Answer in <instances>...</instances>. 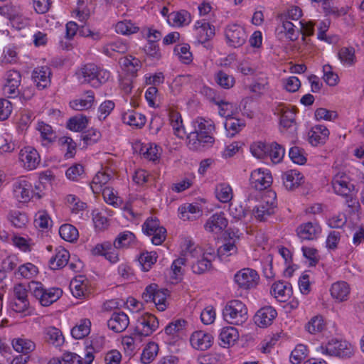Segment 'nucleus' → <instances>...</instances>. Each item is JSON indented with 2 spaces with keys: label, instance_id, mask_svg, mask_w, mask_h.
Listing matches in <instances>:
<instances>
[{
  "label": "nucleus",
  "instance_id": "nucleus-1",
  "mask_svg": "<svg viewBox=\"0 0 364 364\" xmlns=\"http://www.w3.org/2000/svg\"><path fill=\"white\" fill-rule=\"evenodd\" d=\"M193 131L187 135L186 145L192 151H201L215 141V124L211 119L197 117L192 122Z\"/></svg>",
  "mask_w": 364,
  "mask_h": 364
},
{
  "label": "nucleus",
  "instance_id": "nucleus-2",
  "mask_svg": "<svg viewBox=\"0 0 364 364\" xmlns=\"http://www.w3.org/2000/svg\"><path fill=\"white\" fill-rule=\"evenodd\" d=\"M316 351L323 355L347 359L353 356L355 348L346 340L331 339L316 348Z\"/></svg>",
  "mask_w": 364,
  "mask_h": 364
},
{
  "label": "nucleus",
  "instance_id": "nucleus-3",
  "mask_svg": "<svg viewBox=\"0 0 364 364\" xmlns=\"http://www.w3.org/2000/svg\"><path fill=\"white\" fill-rule=\"evenodd\" d=\"M223 315L228 323L241 325L247 320V308L240 300L233 299L226 304Z\"/></svg>",
  "mask_w": 364,
  "mask_h": 364
},
{
  "label": "nucleus",
  "instance_id": "nucleus-4",
  "mask_svg": "<svg viewBox=\"0 0 364 364\" xmlns=\"http://www.w3.org/2000/svg\"><path fill=\"white\" fill-rule=\"evenodd\" d=\"M11 193L12 198L18 203H28L33 198V186L24 176L11 181Z\"/></svg>",
  "mask_w": 364,
  "mask_h": 364
},
{
  "label": "nucleus",
  "instance_id": "nucleus-5",
  "mask_svg": "<svg viewBox=\"0 0 364 364\" xmlns=\"http://www.w3.org/2000/svg\"><path fill=\"white\" fill-rule=\"evenodd\" d=\"M29 291L43 306H48L55 302L62 296L63 291L60 288L46 289L38 282H31L28 284Z\"/></svg>",
  "mask_w": 364,
  "mask_h": 364
},
{
  "label": "nucleus",
  "instance_id": "nucleus-6",
  "mask_svg": "<svg viewBox=\"0 0 364 364\" xmlns=\"http://www.w3.org/2000/svg\"><path fill=\"white\" fill-rule=\"evenodd\" d=\"M332 187L336 194L347 198L348 206L353 207L356 202L350 194L354 188V186L350 183L349 176L343 173L338 172L332 179Z\"/></svg>",
  "mask_w": 364,
  "mask_h": 364
},
{
  "label": "nucleus",
  "instance_id": "nucleus-7",
  "mask_svg": "<svg viewBox=\"0 0 364 364\" xmlns=\"http://www.w3.org/2000/svg\"><path fill=\"white\" fill-rule=\"evenodd\" d=\"M193 249L199 250L200 253H193L195 255L194 257H191L189 255V261L191 263V269L193 273L200 274L211 267V262L215 257L216 255L213 250V252H205L201 254V250L200 248L196 247L193 245H190L187 249L186 252H189Z\"/></svg>",
  "mask_w": 364,
  "mask_h": 364
},
{
  "label": "nucleus",
  "instance_id": "nucleus-8",
  "mask_svg": "<svg viewBox=\"0 0 364 364\" xmlns=\"http://www.w3.org/2000/svg\"><path fill=\"white\" fill-rule=\"evenodd\" d=\"M240 234L238 230L229 229L226 232L223 244L217 250V256L220 260L237 254Z\"/></svg>",
  "mask_w": 364,
  "mask_h": 364
},
{
  "label": "nucleus",
  "instance_id": "nucleus-9",
  "mask_svg": "<svg viewBox=\"0 0 364 364\" xmlns=\"http://www.w3.org/2000/svg\"><path fill=\"white\" fill-rule=\"evenodd\" d=\"M168 290L159 289L156 284L147 286L142 294V298L146 303L152 302L156 309L164 311L167 308L166 298Z\"/></svg>",
  "mask_w": 364,
  "mask_h": 364
},
{
  "label": "nucleus",
  "instance_id": "nucleus-10",
  "mask_svg": "<svg viewBox=\"0 0 364 364\" xmlns=\"http://www.w3.org/2000/svg\"><path fill=\"white\" fill-rule=\"evenodd\" d=\"M234 282L239 289L250 290L257 287L259 282V275L252 268H242L235 274Z\"/></svg>",
  "mask_w": 364,
  "mask_h": 364
},
{
  "label": "nucleus",
  "instance_id": "nucleus-11",
  "mask_svg": "<svg viewBox=\"0 0 364 364\" xmlns=\"http://www.w3.org/2000/svg\"><path fill=\"white\" fill-rule=\"evenodd\" d=\"M144 234L151 236V242L155 245H161L166 237V230L160 225L156 217H149L142 225Z\"/></svg>",
  "mask_w": 364,
  "mask_h": 364
},
{
  "label": "nucleus",
  "instance_id": "nucleus-12",
  "mask_svg": "<svg viewBox=\"0 0 364 364\" xmlns=\"http://www.w3.org/2000/svg\"><path fill=\"white\" fill-rule=\"evenodd\" d=\"M159 328L157 318L150 314H144L137 318L134 334L139 336H149Z\"/></svg>",
  "mask_w": 364,
  "mask_h": 364
},
{
  "label": "nucleus",
  "instance_id": "nucleus-13",
  "mask_svg": "<svg viewBox=\"0 0 364 364\" xmlns=\"http://www.w3.org/2000/svg\"><path fill=\"white\" fill-rule=\"evenodd\" d=\"M18 159L22 167L28 171L36 169L41 162L38 152L32 146L21 149L18 154Z\"/></svg>",
  "mask_w": 364,
  "mask_h": 364
},
{
  "label": "nucleus",
  "instance_id": "nucleus-14",
  "mask_svg": "<svg viewBox=\"0 0 364 364\" xmlns=\"http://www.w3.org/2000/svg\"><path fill=\"white\" fill-rule=\"evenodd\" d=\"M250 181L252 188L262 191L271 186L272 176L268 169L259 168L251 173Z\"/></svg>",
  "mask_w": 364,
  "mask_h": 364
},
{
  "label": "nucleus",
  "instance_id": "nucleus-15",
  "mask_svg": "<svg viewBox=\"0 0 364 364\" xmlns=\"http://www.w3.org/2000/svg\"><path fill=\"white\" fill-rule=\"evenodd\" d=\"M225 36L229 45L234 48L242 46L247 38L245 29L237 24H230L227 26Z\"/></svg>",
  "mask_w": 364,
  "mask_h": 364
},
{
  "label": "nucleus",
  "instance_id": "nucleus-16",
  "mask_svg": "<svg viewBox=\"0 0 364 364\" xmlns=\"http://www.w3.org/2000/svg\"><path fill=\"white\" fill-rule=\"evenodd\" d=\"M70 289L72 294L77 299H85L91 294L90 282L83 275L77 276L72 279Z\"/></svg>",
  "mask_w": 364,
  "mask_h": 364
},
{
  "label": "nucleus",
  "instance_id": "nucleus-17",
  "mask_svg": "<svg viewBox=\"0 0 364 364\" xmlns=\"http://www.w3.org/2000/svg\"><path fill=\"white\" fill-rule=\"evenodd\" d=\"M321 227L317 222H307L301 224L296 229L298 237L301 240H314L321 234Z\"/></svg>",
  "mask_w": 364,
  "mask_h": 364
},
{
  "label": "nucleus",
  "instance_id": "nucleus-18",
  "mask_svg": "<svg viewBox=\"0 0 364 364\" xmlns=\"http://www.w3.org/2000/svg\"><path fill=\"white\" fill-rule=\"evenodd\" d=\"M193 28L196 38L200 43H206L215 36V26L205 19L197 21Z\"/></svg>",
  "mask_w": 364,
  "mask_h": 364
},
{
  "label": "nucleus",
  "instance_id": "nucleus-19",
  "mask_svg": "<svg viewBox=\"0 0 364 364\" xmlns=\"http://www.w3.org/2000/svg\"><path fill=\"white\" fill-rule=\"evenodd\" d=\"M21 83L19 72L11 70L6 73V82L3 86V92L9 97H13L18 94V87Z\"/></svg>",
  "mask_w": 364,
  "mask_h": 364
},
{
  "label": "nucleus",
  "instance_id": "nucleus-20",
  "mask_svg": "<svg viewBox=\"0 0 364 364\" xmlns=\"http://www.w3.org/2000/svg\"><path fill=\"white\" fill-rule=\"evenodd\" d=\"M228 221L222 212L212 215L204 225L205 230L211 233L220 234L228 226Z\"/></svg>",
  "mask_w": 364,
  "mask_h": 364
},
{
  "label": "nucleus",
  "instance_id": "nucleus-21",
  "mask_svg": "<svg viewBox=\"0 0 364 364\" xmlns=\"http://www.w3.org/2000/svg\"><path fill=\"white\" fill-rule=\"evenodd\" d=\"M277 312L274 308L266 306L259 309L254 316V321L260 328H267L272 324L276 318Z\"/></svg>",
  "mask_w": 364,
  "mask_h": 364
},
{
  "label": "nucleus",
  "instance_id": "nucleus-22",
  "mask_svg": "<svg viewBox=\"0 0 364 364\" xmlns=\"http://www.w3.org/2000/svg\"><path fill=\"white\" fill-rule=\"evenodd\" d=\"M213 336L203 331H197L193 332L190 338L191 346L200 350L208 349L213 344Z\"/></svg>",
  "mask_w": 364,
  "mask_h": 364
},
{
  "label": "nucleus",
  "instance_id": "nucleus-23",
  "mask_svg": "<svg viewBox=\"0 0 364 364\" xmlns=\"http://www.w3.org/2000/svg\"><path fill=\"white\" fill-rule=\"evenodd\" d=\"M129 324V316L123 311L113 312L107 321L109 329L115 333L123 332L127 328Z\"/></svg>",
  "mask_w": 364,
  "mask_h": 364
},
{
  "label": "nucleus",
  "instance_id": "nucleus-24",
  "mask_svg": "<svg viewBox=\"0 0 364 364\" xmlns=\"http://www.w3.org/2000/svg\"><path fill=\"white\" fill-rule=\"evenodd\" d=\"M186 323L184 320L178 319L167 325L164 329L166 341L168 343H174L181 338Z\"/></svg>",
  "mask_w": 364,
  "mask_h": 364
},
{
  "label": "nucleus",
  "instance_id": "nucleus-25",
  "mask_svg": "<svg viewBox=\"0 0 364 364\" xmlns=\"http://www.w3.org/2000/svg\"><path fill=\"white\" fill-rule=\"evenodd\" d=\"M51 70L48 66H39L36 68L32 73V79L40 89L47 87L50 83Z\"/></svg>",
  "mask_w": 364,
  "mask_h": 364
},
{
  "label": "nucleus",
  "instance_id": "nucleus-26",
  "mask_svg": "<svg viewBox=\"0 0 364 364\" xmlns=\"http://www.w3.org/2000/svg\"><path fill=\"white\" fill-rule=\"evenodd\" d=\"M69 252L61 246L55 249L54 255L49 260V267L51 269L57 270L63 268L68 262Z\"/></svg>",
  "mask_w": 364,
  "mask_h": 364
},
{
  "label": "nucleus",
  "instance_id": "nucleus-27",
  "mask_svg": "<svg viewBox=\"0 0 364 364\" xmlns=\"http://www.w3.org/2000/svg\"><path fill=\"white\" fill-rule=\"evenodd\" d=\"M128 50L127 44L122 39L105 43L100 48V52L109 57H115L116 54H123Z\"/></svg>",
  "mask_w": 364,
  "mask_h": 364
},
{
  "label": "nucleus",
  "instance_id": "nucleus-28",
  "mask_svg": "<svg viewBox=\"0 0 364 364\" xmlns=\"http://www.w3.org/2000/svg\"><path fill=\"white\" fill-rule=\"evenodd\" d=\"M168 117L170 124L172 127L173 134L180 139H183L186 134L181 114L174 108L168 109Z\"/></svg>",
  "mask_w": 364,
  "mask_h": 364
},
{
  "label": "nucleus",
  "instance_id": "nucleus-29",
  "mask_svg": "<svg viewBox=\"0 0 364 364\" xmlns=\"http://www.w3.org/2000/svg\"><path fill=\"white\" fill-rule=\"evenodd\" d=\"M36 129L40 134L41 142L43 146H49L56 139V134L52 127L42 121L37 122Z\"/></svg>",
  "mask_w": 364,
  "mask_h": 364
},
{
  "label": "nucleus",
  "instance_id": "nucleus-30",
  "mask_svg": "<svg viewBox=\"0 0 364 364\" xmlns=\"http://www.w3.org/2000/svg\"><path fill=\"white\" fill-rule=\"evenodd\" d=\"M97 72V66L95 64L89 63L82 66L77 73V77L80 83H87L94 87V80H95Z\"/></svg>",
  "mask_w": 364,
  "mask_h": 364
},
{
  "label": "nucleus",
  "instance_id": "nucleus-31",
  "mask_svg": "<svg viewBox=\"0 0 364 364\" xmlns=\"http://www.w3.org/2000/svg\"><path fill=\"white\" fill-rule=\"evenodd\" d=\"M112 178L113 175L109 170L98 171L90 184V188L95 194L100 193Z\"/></svg>",
  "mask_w": 364,
  "mask_h": 364
},
{
  "label": "nucleus",
  "instance_id": "nucleus-32",
  "mask_svg": "<svg viewBox=\"0 0 364 364\" xmlns=\"http://www.w3.org/2000/svg\"><path fill=\"white\" fill-rule=\"evenodd\" d=\"M178 212V217L184 221H193L202 215L200 208L191 203H186L179 206Z\"/></svg>",
  "mask_w": 364,
  "mask_h": 364
},
{
  "label": "nucleus",
  "instance_id": "nucleus-33",
  "mask_svg": "<svg viewBox=\"0 0 364 364\" xmlns=\"http://www.w3.org/2000/svg\"><path fill=\"white\" fill-rule=\"evenodd\" d=\"M329 130L324 125L318 124L313 127L309 132V140L313 146L323 144L328 139Z\"/></svg>",
  "mask_w": 364,
  "mask_h": 364
},
{
  "label": "nucleus",
  "instance_id": "nucleus-34",
  "mask_svg": "<svg viewBox=\"0 0 364 364\" xmlns=\"http://www.w3.org/2000/svg\"><path fill=\"white\" fill-rule=\"evenodd\" d=\"M95 102V94L89 90L85 96L74 99L69 103L70 108L76 111H83L91 108Z\"/></svg>",
  "mask_w": 364,
  "mask_h": 364
},
{
  "label": "nucleus",
  "instance_id": "nucleus-35",
  "mask_svg": "<svg viewBox=\"0 0 364 364\" xmlns=\"http://www.w3.org/2000/svg\"><path fill=\"white\" fill-rule=\"evenodd\" d=\"M122 119L124 124L139 129L143 127L146 122V118L144 114L132 109L124 112Z\"/></svg>",
  "mask_w": 364,
  "mask_h": 364
},
{
  "label": "nucleus",
  "instance_id": "nucleus-36",
  "mask_svg": "<svg viewBox=\"0 0 364 364\" xmlns=\"http://www.w3.org/2000/svg\"><path fill=\"white\" fill-rule=\"evenodd\" d=\"M276 206L273 203L261 202L252 210V215L259 221H265L275 212Z\"/></svg>",
  "mask_w": 364,
  "mask_h": 364
},
{
  "label": "nucleus",
  "instance_id": "nucleus-37",
  "mask_svg": "<svg viewBox=\"0 0 364 364\" xmlns=\"http://www.w3.org/2000/svg\"><path fill=\"white\" fill-rule=\"evenodd\" d=\"M239 332L232 326H225L220 329L219 339L223 347L232 346L239 339Z\"/></svg>",
  "mask_w": 364,
  "mask_h": 364
},
{
  "label": "nucleus",
  "instance_id": "nucleus-38",
  "mask_svg": "<svg viewBox=\"0 0 364 364\" xmlns=\"http://www.w3.org/2000/svg\"><path fill=\"white\" fill-rule=\"evenodd\" d=\"M167 22L173 27H183L191 22V16L190 13L185 10L173 11L168 15Z\"/></svg>",
  "mask_w": 364,
  "mask_h": 364
},
{
  "label": "nucleus",
  "instance_id": "nucleus-39",
  "mask_svg": "<svg viewBox=\"0 0 364 364\" xmlns=\"http://www.w3.org/2000/svg\"><path fill=\"white\" fill-rule=\"evenodd\" d=\"M282 178L285 188L287 190H293L301 185L303 175L296 170L291 169L285 171Z\"/></svg>",
  "mask_w": 364,
  "mask_h": 364
},
{
  "label": "nucleus",
  "instance_id": "nucleus-40",
  "mask_svg": "<svg viewBox=\"0 0 364 364\" xmlns=\"http://www.w3.org/2000/svg\"><path fill=\"white\" fill-rule=\"evenodd\" d=\"M330 291L332 297L341 302L348 299L350 294V287L346 282H337L332 284Z\"/></svg>",
  "mask_w": 364,
  "mask_h": 364
},
{
  "label": "nucleus",
  "instance_id": "nucleus-41",
  "mask_svg": "<svg viewBox=\"0 0 364 364\" xmlns=\"http://www.w3.org/2000/svg\"><path fill=\"white\" fill-rule=\"evenodd\" d=\"M200 253L199 250L193 249L189 252H185L184 257H178L175 259L171 267V269L175 276L177 278L179 276H182L184 272V267L188 261H189V255L191 257H194L195 255L193 253Z\"/></svg>",
  "mask_w": 364,
  "mask_h": 364
},
{
  "label": "nucleus",
  "instance_id": "nucleus-42",
  "mask_svg": "<svg viewBox=\"0 0 364 364\" xmlns=\"http://www.w3.org/2000/svg\"><path fill=\"white\" fill-rule=\"evenodd\" d=\"M93 360L94 355L91 351H87L84 357L71 352L63 354V361L68 364H91Z\"/></svg>",
  "mask_w": 364,
  "mask_h": 364
},
{
  "label": "nucleus",
  "instance_id": "nucleus-43",
  "mask_svg": "<svg viewBox=\"0 0 364 364\" xmlns=\"http://www.w3.org/2000/svg\"><path fill=\"white\" fill-rule=\"evenodd\" d=\"M216 198L221 203H226L230 202L233 198V191L232 187L226 183H218L215 188Z\"/></svg>",
  "mask_w": 364,
  "mask_h": 364
},
{
  "label": "nucleus",
  "instance_id": "nucleus-44",
  "mask_svg": "<svg viewBox=\"0 0 364 364\" xmlns=\"http://www.w3.org/2000/svg\"><path fill=\"white\" fill-rule=\"evenodd\" d=\"M46 341L55 346H60L64 343L62 332L54 326H48L44 330Z\"/></svg>",
  "mask_w": 364,
  "mask_h": 364
},
{
  "label": "nucleus",
  "instance_id": "nucleus-45",
  "mask_svg": "<svg viewBox=\"0 0 364 364\" xmlns=\"http://www.w3.org/2000/svg\"><path fill=\"white\" fill-rule=\"evenodd\" d=\"M91 321L88 318L81 319L71 330L75 339H82L90 333Z\"/></svg>",
  "mask_w": 364,
  "mask_h": 364
},
{
  "label": "nucleus",
  "instance_id": "nucleus-46",
  "mask_svg": "<svg viewBox=\"0 0 364 364\" xmlns=\"http://www.w3.org/2000/svg\"><path fill=\"white\" fill-rule=\"evenodd\" d=\"M290 289L284 282H277L272 284L271 294L279 301H285L290 295Z\"/></svg>",
  "mask_w": 364,
  "mask_h": 364
},
{
  "label": "nucleus",
  "instance_id": "nucleus-47",
  "mask_svg": "<svg viewBox=\"0 0 364 364\" xmlns=\"http://www.w3.org/2000/svg\"><path fill=\"white\" fill-rule=\"evenodd\" d=\"M101 192L106 203L114 208H118L122 205V199L118 196V193L113 188L105 186Z\"/></svg>",
  "mask_w": 364,
  "mask_h": 364
},
{
  "label": "nucleus",
  "instance_id": "nucleus-48",
  "mask_svg": "<svg viewBox=\"0 0 364 364\" xmlns=\"http://www.w3.org/2000/svg\"><path fill=\"white\" fill-rule=\"evenodd\" d=\"M306 330L311 334L322 332L326 328V322L321 315L313 316L306 324Z\"/></svg>",
  "mask_w": 364,
  "mask_h": 364
},
{
  "label": "nucleus",
  "instance_id": "nucleus-49",
  "mask_svg": "<svg viewBox=\"0 0 364 364\" xmlns=\"http://www.w3.org/2000/svg\"><path fill=\"white\" fill-rule=\"evenodd\" d=\"M12 346L16 351L22 353L25 355L31 353L36 348L34 342H33L31 340L24 338H18L14 339L12 341Z\"/></svg>",
  "mask_w": 364,
  "mask_h": 364
},
{
  "label": "nucleus",
  "instance_id": "nucleus-50",
  "mask_svg": "<svg viewBox=\"0 0 364 364\" xmlns=\"http://www.w3.org/2000/svg\"><path fill=\"white\" fill-rule=\"evenodd\" d=\"M135 238L134 233L126 230L117 235L114 240L113 245L119 249L127 248L134 242Z\"/></svg>",
  "mask_w": 364,
  "mask_h": 364
},
{
  "label": "nucleus",
  "instance_id": "nucleus-51",
  "mask_svg": "<svg viewBox=\"0 0 364 364\" xmlns=\"http://www.w3.org/2000/svg\"><path fill=\"white\" fill-rule=\"evenodd\" d=\"M141 152L144 158L149 161H156L159 159L162 149L156 144H148L141 148Z\"/></svg>",
  "mask_w": 364,
  "mask_h": 364
},
{
  "label": "nucleus",
  "instance_id": "nucleus-52",
  "mask_svg": "<svg viewBox=\"0 0 364 364\" xmlns=\"http://www.w3.org/2000/svg\"><path fill=\"white\" fill-rule=\"evenodd\" d=\"M58 144L62 150L65 151L66 159L73 158L76 153V143L70 136H62L58 139Z\"/></svg>",
  "mask_w": 364,
  "mask_h": 364
},
{
  "label": "nucleus",
  "instance_id": "nucleus-53",
  "mask_svg": "<svg viewBox=\"0 0 364 364\" xmlns=\"http://www.w3.org/2000/svg\"><path fill=\"white\" fill-rule=\"evenodd\" d=\"M269 148L267 159H269L274 164L281 162L285 154L284 149L276 142L269 144Z\"/></svg>",
  "mask_w": 364,
  "mask_h": 364
},
{
  "label": "nucleus",
  "instance_id": "nucleus-54",
  "mask_svg": "<svg viewBox=\"0 0 364 364\" xmlns=\"http://www.w3.org/2000/svg\"><path fill=\"white\" fill-rule=\"evenodd\" d=\"M159 353V346L154 342H149L144 348L141 360L144 364L151 363Z\"/></svg>",
  "mask_w": 364,
  "mask_h": 364
},
{
  "label": "nucleus",
  "instance_id": "nucleus-55",
  "mask_svg": "<svg viewBox=\"0 0 364 364\" xmlns=\"http://www.w3.org/2000/svg\"><path fill=\"white\" fill-rule=\"evenodd\" d=\"M59 234L62 239L73 242L78 238L79 233L77 228L70 224H63L59 228Z\"/></svg>",
  "mask_w": 364,
  "mask_h": 364
},
{
  "label": "nucleus",
  "instance_id": "nucleus-56",
  "mask_svg": "<svg viewBox=\"0 0 364 364\" xmlns=\"http://www.w3.org/2000/svg\"><path fill=\"white\" fill-rule=\"evenodd\" d=\"M115 31L124 36H129L138 32L139 27L136 26L130 20H124L119 21L115 25Z\"/></svg>",
  "mask_w": 364,
  "mask_h": 364
},
{
  "label": "nucleus",
  "instance_id": "nucleus-57",
  "mask_svg": "<svg viewBox=\"0 0 364 364\" xmlns=\"http://www.w3.org/2000/svg\"><path fill=\"white\" fill-rule=\"evenodd\" d=\"M87 124L88 119L86 116L77 114L68 120L67 127L73 132H81L87 127Z\"/></svg>",
  "mask_w": 364,
  "mask_h": 364
},
{
  "label": "nucleus",
  "instance_id": "nucleus-58",
  "mask_svg": "<svg viewBox=\"0 0 364 364\" xmlns=\"http://www.w3.org/2000/svg\"><path fill=\"white\" fill-rule=\"evenodd\" d=\"M227 134L229 136H234L245 127V123L237 118H227L224 123Z\"/></svg>",
  "mask_w": 364,
  "mask_h": 364
},
{
  "label": "nucleus",
  "instance_id": "nucleus-59",
  "mask_svg": "<svg viewBox=\"0 0 364 364\" xmlns=\"http://www.w3.org/2000/svg\"><path fill=\"white\" fill-rule=\"evenodd\" d=\"M38 273V267L31 262H26L18 267L15 274L25 279H32Z\"/></svg>",
  "mask_w": 364,
  "mask_h": 364
},
{
  "label": "nucleus",
  "instance_id": "nucleus-60",
  "mask_svg": "<svg viewBox=\"0 0 364 364\" xmlns=\"http://www.w3.org/2000/svg\"><path fill=\"white\" fill-rule=\"evenodd\" d=\"M8 218L12 225L16 228H24L28 222L26 214L16 210H11L9 213Z\"/></svg>",
  "mask_w": 364,
  "mask_h": 364
},
{
  "label": "nucleus",
  "instance_id": "nucleus-61",
  "mask_svg": "<svg viewBox=\"0 0 364 364\" xmlns=\"http://www.w3.org/2000/svg\"><path fill=\"white\" fill-rule=\"evenodd\" d=\"M215 80L217 84L224 89H230L235 83V77L223 70H219L215 73Z\"/></svg>",
  "mask_w": 364,
  "mask_h": 364
},
{
  "label": "nucleus",
  "instance_id": "nucleus-62",
  "mask_svg": "<svg viewBox=\"0 0 364 364\" xmlns=\"http://www.w3.org/2000/svg\"><path fill=\"white\" fill-rule=\"evenodd\" d=\"M341 62L346 66H352L355 63V50L353 48H342L338 53Z\"/></svg>",
  "mask_w": 364,
  "mask_h": 364
},
{
  "label": "nucleus",
  "instance_id": "nucleus-63",
  "mask_svg": "<svg viewBox=\"0 0 364 364\" xmlns=\"http://www.w3.org/2000/svg\"><path fill=\"white\" fill-rule=\"evenodd\" d=\"M12 244L23 252H30L34 245L30 238H25L18 235H14L11 239Z\"/></svg>",
  "mask_w": 364,
  "mask_h": 364
},
{
  "label": "nucleus",
  "instance_id": "nucleus-64",
  "mask_svg": "<svg viewBox=\"0 0 364 364\" xmlns=\"http://www.w3.org/2000/svg\"><path fill=\"white\" fill-rule=\"evenodd\" d=\"M34 225L36 228L44 230L51 225V219L46 211H38L35 215Z\"/></svg>",
  "mask_w": 364,
  "mask_h": 364
}]
</instances>
